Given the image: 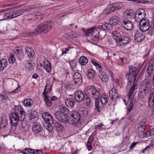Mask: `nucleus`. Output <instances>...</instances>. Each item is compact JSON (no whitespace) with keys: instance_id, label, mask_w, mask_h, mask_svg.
I'll return each mask as SVG.
<instances>
[{"instance_id":"obj_20","label":"nucleus","mask_w":154,"mask_h":154,"mask_svg":"<svg viewBox=\"0 0 154 154\" xmlns=\"http://www.w3.org/2000/svg\"><path fill=\"white\" fill-rule=\"evenodd\" d=\"M98 75L100 78L103 82H106L108 80V75L106 73L102 71V68L98 70Z\"/></svg>"},{"instance_id":"obj_43","label":"nucleus","mask_w":154,"mask_h":154,"mask_svg":"<svg viewBox=\"0 0 154 154\" xmlns=\"http://www.w3.org/2000/svg\"><path fill=\"white\" fill-rule=\"evenodd\" d=\"M35 150L31 149H25L22 151L23 154H35Z\"/></svg>"},{"instance_id":"obj_41","label":"nucleus","mask_w":154,"mask_h":154,"mask_svg":"<svg viewBox=\"0 0 154 154\" xmlns=\"http://www.w3.org/2000/svg\"><path fill=\"white\" fill-rule=\"evenodd\" d=\"M79 62L81 65H86L88 62L87 58L85 56L81 57L79 59Z\"/></svg>"},{"instance_id":"obj_19","label":"nucleus","mask_w":154,"mask_h":154,"mask_svg":"<svg viewBox=\"0 0 154 154\" xmlns=\"http://www.w3.org/2000/svg\"><path fill=\"white\" fill-rule=\"evenodd\" d=\"M124 16L125 18L131 19L134 17V13L132 10H127L123 13Z\"/></svg>"},{"instance_id":"obj_63","label":"nucleus","mask_w":154,"mask_h":154,"mask_svg":"<svg viewBox=\"0 0 154 154\" xmlns=\"http://www.w3.org/2000/svg\"><path fill=\"white\" fill-rule=\"evenodd\" d=\"M3 100H7L8 98V94L5 92H4L0 94Z\"/></svg>"},{"instance_id":"obj_13","label":"nucleus","mask_w":154,"mask_h":154,"mask_svg":"<svg viewBox=\"0 0 154 154\" xmlns=\"http://www.w3.org/2000/svg\"><path fill=\"white\" fill-rule=\"evenodd\" d=\"M122 24V27L127 30H131L133 28V23L128 20H123Z\"/></svg>"},{"instance_id":"obj_39","label":"nucleus","mask_w":154,"mask_h":154,"mask_svg":"<svg viewBox=\"0 0 154 154\" xmlns=\"http://www.w3.org/2000/svg\"><path fill=\"white\" fill-rule=\"evenodd\" d=\"M93 140V136H91L88 138L87 143V147L89 151L91 150L92 149V146L91 145Z\"/></svg>"},{"instance_id":"obj_62","label":"nucleus","mask_w":154,"mask_h":154,"mask_svg":"<svg viewBox=\"0 0 154 154\" xmlns=\"http://www.w3.org/2000/svg\"><path fill=\"white\" fill-rule=\"evenodd\" d=\"M148 68L154 70V60H151Z\"/></svg>"},{"instance_id":"obj_26","label":"nucleus","mask_w":154,"mask_h":154,"mask_svg":"<svg viewBox=\"0 0 154 154\" xmlns=\"http://www.w3.org/2000/svg\"><path fill=\"white\" fill-rule=\"evenodd\" d=\"M29 11L28 9L13 11L14 14V16L15 18L25 13L26 12Z\"/></svg>"},{"instance_id":"obj_36","label":"nucleus","mask_w":154,"mask_h":154,"mask_svg":"<svg viewBox=\"0 0 154 154\" xmlns=\"http://www.w3.org/2000/svg\"><path fill=\"white\" fill-rule=\"evenodd\" d=\"M136 14L144 18L146 16V13L144 9L143 8H139L135 12Z\"/></svg>"},{"instance_id":"obj_33","label":"nucleus","mask_w":154,"mask_h":154,"mask_svg":"<svg viewBox=\"0 0 154 154\" xmlns=\"http://www.w3.org/2000/svg\"><path fill=\"white\" fill-rule=\"evenodd\" d=\"M100 102L102 105H106L108 101V96L105 94H103L100 98Z\"/></svg>"},{"instance_id":"obj_17","label":"nucleus","mask_w":154,"mask_h":154,"mask_svg":"<svg viewBox=\"0 0 154 154\" xmlns=\"http://www.w3.org/2000/svg\"><path fill=\"white\" fill-rule=\"evenodd\" d=\"M150 87V81L148 79L143 80L140 85V88L149 91V89Z\"/></svg>"},{"instance_id":"obj_18","label":"nucleus","mask_w":154,"mask_h":154,"mask_svg":"<svg viewBox=\"0 0 154 154\" xmlns=\"http://www.w3.org/2000/svg\"><path fill=\"white\" fill-rule=\"evenodd\" d=\"M145 38V35L140 31H136L134 35V38L137 42H142Z\"/></svg>"},{"instance_id":"obj_14","label":"nucleus","mask_w":154,"mask_h":154,"mask_svg":"<svg viewBox=\"0 0 154 154\" xmlns=\"http://www.w3.org/2000/svg\"><path fill=\"white\" fill-rule=\"evenodd\" d=\"M109 96L112 100H116L119 98V95L117 90L115 88H112L109 92Z\"/></svg>"},{"instance_id":"obj_31","label":"nucleus","mask_w":154,"mask_h":154,"mask_svg":"<svg viewBox=\"0 0 154 154\" xmlns=\"http://www.w3.org/2000/svg\"><path fill=\"white\" fill-rule=\"evenodd\" d=\"M100 28L103 30H109L112 28V26L111 24L109 22H106L100 26Z\"/></svg>"},{"instance_id":"obj_12","label":"nucleus","mask_w":154,"mask_h":154,"mask_svg":"<svg viewBox=\"0 0 154 154\" xmlns=\"http://www.w3.org/2000/svg\"><path fill=\"white\" fill-rule=\"evenodd\" d=\"M73 81L75 84L79 85L82 82V78L80 74L78 72H75L73 75Z\"/></svg>"},{"instance_id":"obj_21","label":"nucleus","mask_w":154,"mask_h":154,"mask_svg":"<svg viewBox=\"0 0 154 154\" xmlns=\"http://www.w3.org/2000/svg\"><path fill=\"white\" fill-rule=\"evenodd\" d=\"M75 102V100L72 98H67L65 100L66 105L69 108H72L74 106Z\"/></svg>"},{"instance_id":"obj_6","label":"nucleus","mask_w":154,"mask_h":154,"mask_svg":"<svg viewBox=\"0 0 154 154\" xmlns=\"http://www.w3.org/2000/svg\"><path fill=\"white\" fill-rule=\"evenodd\" d=\"M139 28L143 32H145L148 30L150 27V23L149 20L145 19L142 20L141 22L139 23Z\"/></svg>"},{"instance_id":"obj_23","label":"nucleus","mask_w":154,"mask_h":154,"mask_svg":"<svg viewBox=\"0 0 154 154\" xmlns=\"http://www.w3.org/2000/svg\"><path fill=\"white\" fill-rule=\"evenodd\" d=\"M148 91H147L140 88L139 92L138 95L139 100H141L145 98V97L148 94Z\"/></svg>"},{"instance_id":"obj_38","label":"nucleus","mask_w":154,"mask_h":154,"mask_svg":"<svg viewBox=\"0 0 154 154\" xmlns=\"http://www.w3.org/2000/svg\"><path fill=\"white\" fill-rule=\"evenodd\" d=\"M25 66L26 68L29 70H32L33 69L34 66L33 62L31 61H27L26 63Z\"/></svg>"},{"instance_id":"obj_4","label":"nucleus","mask_w":154,"mask_h":154,"mask_svg":"<svg viewBox=\"0 0 154 154\" xmlns=\"http://www.w3.org/2000/svg\"><path fill=\"white\" fill-rule=\"evenodd\" d=\"M33 132L37 136L43 137L45 135L44 131L42 129V126L39 124H34L32 127Z\"/></svg>"},{"instance_id":"obj_30","label":"nucleus","mask_w":154,"mask_h":154,"mask_svg":"<svg viewBox=\"0 0 154 154\" xmlns=\"http://www.w3.org/2000/svg\"><path fill=\"white\" fill-rule=\"evenodd\" d=\"M119 22V18L116 16H112L109 19V22L112 25H115L118 23Z\"/></svg>"},{"instance_id":"obj_16","label":"nucleus","mask_w":154,"mask_h":154,"mask_svg":"<svg viewBox=\"0 0 154 154\" xmlns=\"http://www.w3.org/2000/svg\"><path fill=\"white\" fill-rule=\"evenodd\" d=\"M37 115V112L35 111H32L29 113L28 116L31 122L34 123L37 121L38 118Z\"/></svg>"},{"instance_id":"obj_52","label":"nucleus","mask_w":154,"mask_h":154,"mask_svg":"<svg viewBox=\"0 0 154 154\" xmlns=\"http://www.w3.org/2000/svg\"><path fill=\"white\" fill-rule=\"evenodd\" d=\"M129 71L128 72L131 73L136 75V68L133 66H130L128 67Z\"/></svg>"},{"instance_id":"obj_27","label":"nucleus","mask_w":154,"mask_h":154,"mask_svg":"<svg viewBox=\"0 0 154 154\" xmlns=\"http://www.w3.org/2000/svg\"><path fill=\"white\" fill-rule=\"evenodd\" d=\"M0 123V128H5L7 126L8 122L7 118L4 116L2 117Z\"/></svg>"},{"instance_id":"obj_48","label":"nucleus","mask_w":154,"mask_h":154,"mask_svg":"<svg viewBox=\"0 0 154 154\" xmlns=\"http://www.w3.org/2000/svg\"><path fill=\"white\" fill-rule=\"evenodd\" d=\"M115 10H116V9L114 7L113 4H112V5L108 6L105 11L106 13L109 14L111 12L114 11Z\"/></svg>"},{"instance_id":"obj_8","label":"nucleus","mask_w":154,"mask_h":154,"mask_svg":"<svg viewBox=\"0 0 154 154\" xmlns=\"http://www.w3.org/2000/svg\"><path fill=\"white\" fill-rule=\"evenodd\" d=\"M14 112H13L20 116L21 119H24L25 118V112L22 109L20 106H15L14 108Z\"/></svg>"},{"instance_id":"obj_51","label":"nucleus","mask_w":154,"mask_h":154,"mask_svg":"<svg viewBox=\"0 0 154 154\" xmlns=\"http://www.w3.org/2000/svg\"><path fill=\"white\" fill-rule=\"evenodd\" d=\"M69 115L71 117L79 118V114L78 113V112L76 111H71L69 113Z\"/></svg>"},{"instance_id":"obj_58","label":"nucleus","mask_w":154,"mask_h":154,"mask_svg":"<svg viewBox=\"0 0 154 154\" xmlns=\"http://www.w3.org/2000/svg\"><path fill=\"white\" fill-rule=\"evenodd\" d=\"M62 115H63L62 112H60L59 110L56 112L55 113V118L58 120L61 119L60 118Z\"/></svg>"},{"instance_id":"obj_9","label":"nucleus","mask_w":154,"mask_h":154,"mask_svg":"<svg viewBox=\"0 0 154 154\" xmlns=\"http://www.w3.org/2000/svg\"><path fill=\"white\" fill-rule=\"evenodd\" d=\"M148 105L149 107L152 108V110L154 112V89L150 90L149 96Z\"/></svg>"},{"instance_id":"obj_44","label":"nucleus","mask_w":154,"mask_h":154,"mask_svg":"<svg viewBox=\"0 0 154 154\" xmlns=\"http://www.w3.org/2000/svg\"><path fill=\"white\" fill-rule=\"evenodd\" d=\"M63 114H67L69 112V109L66 107L63 106H60L59 110Z\"/></svg>"},{"instance_id":"obj_61","label":"nucleus","mask_w":154,"mask_h":154,"mask_svg":"<svg viewBox=\"0 0 154 154\" xmlns=\"http://www.w3.org/2000/svg\"><path fill=\"white\" fill-rule=\"evenodd\" d=\"M5 16L7 17L8 19H11L15 18L14 16V14L13 11L6 14Z\"/></svg>"},{"instance_id":"obj_60","label":"nucleus","mask_w":154,"mask_h":154,"mask_svg":"<svg viewBox=\"0 0 154 154\" xmlns=\"http://www.w3.org/2000/svg\"><path fill=\"white\" fill-rule=\"evenodd\" d=\"M44 68L46 69V71L48 72H50L51 71V66L50 63L48 62L46 66H44Z\"/></svg>"},{"instance_id":"obj_50","label":"nucleus","mask_w":154,"mask_h":154,"mask_svg":"<svg viewBox=\"0 0 154 154\" xmlns=\"http://www.w3.org/2000/svg\"><path fill=\"white\" fill-rule=\"evenodd\" d=\"M118 40L112 39L110 42L109 45L111 48H114L118 45Z\"/></svg>"},{"instance_id":"obj_35","label":"nucleus","mask_w":154,"mask_h":154,"mask_svg":"<svg viewBox=\"0 0 154 154\" xmlns=\"http://www.w3.org/2000/svg\"><path fill=\"white\" fill-rule=\"evenodd\" d=\"M26 50L27 54L29 57H32L34 56L35 52L32 48L27 47L26 48Z\"/></svg>"},{"instance_id":"obj_15","label":"nucleus","mask_w":154,"mask_h":154,"mask_svg":"<svg viewBox=\"0 0 154 154\" xmlns=\"http://www.w3.org/2000/svg\"><path fill=\"white\" fill-rule=\"evenodd\" d=\"M130 39L128 36L124 35H122L119 39L118 43L120 45H125L128 44L130 42Z\"/></svg>"},{"instance_id":"obj_10","label":"nucleus","mask_w":154,"mask_h":154,"mask_svg":"<svg viewBox=\"0 0 154 154\" xmlns=\"http://www.w3.org/2000/svg\"><path fill=\"white\" fill-rule=\"evenodd\" d=\"M42 117L43 119L46 123L52 125L54 123V119L47 112H45L42 113Z\"/></svg>"},{"instance_id":"obj_53","label":"nucleus","mask_w":154,"mask_h":154,"mask_svg":"<svg viewBox=\"0 0 154 154\" xmlns=\"http://www.w3.org/2000/svg\"><path fill=\"white\" fill-rule=\"evenodd\" d=\"M21 121V125L23 129L25 131L28 130L29 126L26 122L24 120Z\"/></svg>"},{"instance_id":"obj_32","label":"nucleus","mask_w":154,"mask_h":154,"mask_svg":"<svg viewBox=\"0 0 154 154\" xmlns=\"http://www.w3.org/2000/svg\"><path fill=\"white\" fill-rule=\"evenodd\" d=\"M95 72L92 69H89L87 71V76L88 79H92L95 77Z\"/></svg>"},{"instance_id":"obj_47","label":"nucleus","mask_w":154,"mask_h":154,"mask_svg":"<svg viewBox=\"0 0 154 154\" xmlns=\"http://www.w3.org/2000/svg\"><path fill=\"white\" fill-rule=\"evenodd\" d=\"M114 7L115 9H120L124 7V5L122 3L120 2H116L113 4Z\"/></svg>"},{"instance_id":"obj_55","label":"nucleus","mask_w":154,"mask_h":154,"mask_svg":"<svg viewBox=\"0 0 154 154\" xmlns=\"http://www.w3.org/2000/svg\"><path fill=\"white\" fill-rule=\"evenodd\" d=\"M54 126L57 130H62L63 129V126L57 122H56L54 123Z\"/></svg>"},{"instance_id":"obj_46","label":"nucleus","mask_w":154,"mask_h":154,"mask_svg":"<svg viewBox=\"0 0 154 154\" xmlns=\"http://www.w3.org/2000/svg\"><path fill=\"white\" fill-rule=\"evenodd\" d=\"M60 118L61 119H59L58 120L62 122L66 123L69 122L68 116L66 114H63Z\"/></svg>"},{"instance_id":"obj_28","label":"nucleus","mask_w":154,"mask_h":154,"mask_svg":"<svg viewBox=\"0 0 154 154\" xmlns=\"http://www.w3.org/2000/svg\"><path fill=\"white\" fill-rule=\"evenodd\" d=\"M8 62L6 59H3L0 60V71H3L7 66Z\"/></svg>"},{"instance_id":"obj_42","label":"nucleus","mask_w":154,"mask_h":154,"mask_svg":"<svg viewBox=\"0 0 154 154\" xmlns=\"http://www.w3.org/2000/svg\"><path fill=\"white\" fill-rule=\"evenodd\" d=\"M95 109L96 110L97 112L100 113L101 112V108L100 107V103L99 101V99L95 100Z\"/></svg>"},{"instance_id":"obj_45","label":"nucleus","mask_w":154,"mask_h":154,"mask_svg":"<svg viewBox=\"0 0 154 154\" xmlns=\"http://www.w3.org/2000/svg\"><path fill=\"white\" fill-rule=\"evenodd\" d=\"M43 97L46 105L47 106H51L52 105V102L50 98V97Z\"/></svg>"},{"instance_id":"obj_64","label":"nucleus","mask_w":154,"mask_h":154,"mask_svg":"<svg viewBox=\"0 0 154 154\" xmlns=\"http://www.w3.org/2000/svg\"><path fill=\"white\" fill-rule=\"evenodd\" d=\"M51 91L49 90H47L46 89H44V91L42 93L43 97H49L48 95V94Z\"/></svg>"},{"instance_id":"obj_11","label":"nucleus","mask_w":154,"mask_h":154,"mask_svg":"<svg viewBox=\"0 0 154 154\" xmlns=\"http://www.w3.org/2000/svg\"><path fill=\"white\" fill-rule=\"evenodd\" d=\"M74 96L75 100L78 102H82L85 98L84 93L81 91H76L74 94Z\"/></svg>"},{"instance_id":"obj_59","label":"nucleus","mask_w":154,"mask_h":154,"mask_svg":"<svg viewBox=\"0 0 154 154\" xmlns=\"http://www.w3.org/2000/svg\"><path fill=\"white\" fill-rule=\"evenodd\" d=\"M78 112L79 114L80 118L81 117H84L87 115V111L85 110H80Z\"/></svg>"},{"instance_id":"obj_34","label":"nucleus","mask_w":154,"mask_h":154,"mask_svg":"<svg viewBox=\"0 0 154 154\" xmlns=\"http://www.w3.org/2000/svg\"><path fill=\"white\" fill-rule=\"evenodd\" d=\"M11 88L12 89L13 91H11V93H17L20 89V86L17 84H13L11 85Z\"/></svg>"},{"instance_id":"obj_7","label":"nucleus","mask_w":154,"mask_h":154,"mask_svg":"<svg viewBox=\"0 0 154 154\" xmlns=\"http://www.w3.org/2000/svg\"><path fill=\"white\" fill-rule=\"evenodd\" d=\"M91 97L94 100L99 99L100 93L96 88L93 86H91L89 88Z\"/></svg>"},{"instance_id":"obj_49","label":"nucleus","mask_w":154,"mask_h":154,"mask_svg":"<svg viewBox=\"0 0 154 154\" xmlns=\"http://www.w3.org/2000/svg\"><path fill=\"white\" fill-rule=\"evenodd\" d=\"M134 17L135 21L138 23L139 25V23H140V22H141L142 20H143L144 19L143 18L136 13L135 14V15L134 14Z\"/></svg>"},{"instance_id":"obj_54","label":"nucleus","mask_w":154,"mask_h":154,"mask_svg":"<svg viewBox=\"0 0 154 154\" xmlns=\"http://www.w3.org/2000/svg\"><path fill=\"white\" fill-rule=\"evenodd\" d=\"M8 61L10 63H14L15 61L14 56L13 54H11L9 55Z\"/></svg>"},{"instance_id":"obj_22","label":"nucleus","mask_w":154,"mask_h":154,"mask_svg":"<svg viewBox=\"0 0 154 154\" xmlns=\"http://www.w3.org/2000/svg\"><path fill=\"white\" fill-rule=\"evenodd\" d=\"M28 17H31L30 18H29L27 20H32L33 18L32 17L34 16H37L35 17L36 19H37L39 20H41L42 18L43 17L42 15V13L39 12H35L33 14H29L27 16Z\"/></svg>"},{"instance_id":"obj_1","label":"nucleus","mask_w":154,"mask_h":154,"mask_svg":"<svg viewBox=\"0 0 154 154\" xmlns=\"http://www.w3.org/2000/svg\"><path fill=\"white\" fill-rule=\"evenodd\" d=\"M125 77L128 80L126 87V90L128 93L127 96L128 100H130L126 111L127 114L128 115L130 113L133 107V102L134 101L135 91L138 88V86L136 83H135L136 75L127 72L125 75Z\"/></svg>"},{"instance_id":"obj_40","label":"nucleus","mask_w":154,"mask_h":154,"mask_svg":"<svg viewBox=\"0 0 154 154\" xmlns=\"http://www.w3.org/2000/svg\"><path fill=\"white\" fill-rule=\"evenodd\" d=\"M112 35L113 37V39H115V40H119V39L122 36L120 33L116 30H114L112 32Z\"/></svg>"},{"instance_id":"obj_37","label":"nucleus","mask_w":154,"mask_h":154,"mask_svg":"<svg viewBox=\"0 0 154 154\" xmlns=\"http://www.w3.org/2000/svg\"><path fill=\"white\" fill-rule=\"evenodd\" d=\"M33 101L32 99L27 98L24 100L23 105L26 107H31L33 104Z\"/></svg>"},{"instance_id":"obj_5","label":"nucleus","mask_w":154,"mask_h":154,"mask_svg":"<svg viewBox=\"0 0 154 154\" xmlns=\"http://www.w3.org/2000/svg\"><path fill=\"white\" fill-rule=\"evenodd\" d=\"M11 120V124L13 126H17L19 121H23L24 119H21L20 116L13 112L11 113L9 115Z\"/></svg>"},{"instance_id":"obj_3","label":"nucleus","mask_w":154,"mask_h":154,"mask_svg":"<svg viewBox=\"0 0 154 154\" xmlns=\"http://www.w3.org/2000/svg\"><path fill=\"white\" fill-rule=\"evenodd\" d=\"M51 25L50 22L45 21L42 23L40 24L33 31L32 35H38L39 34L44 32L49 27V29L51 28Z\"/></svg>"},{"instance_id":"obj_29","label":"nucleus","mask_w":154,"mask_h":154,"mask_svg":"<svg viewBox=\"0 0 154 154\" xmlns=\"http://www.w3.org/2000/svg\"><path fill=\"white\" fill-rule=\"evenodd\" d=\"M80 120L79 118L71 117L69 119V122L72 125H75L78 126L79 124H80Z\"/></svg>"},{"instance_id":"obj_2","label":"nucleus","mask_w":154,"mask_h":154,"mask_svg":"<svg viewBox=\"0 0 154 154\" xmlns=\"http://www.w3.org/2000/svg\"><path fill=\"white\" fill-rule=\"evenodd\" d=\"M84 34L86 36L91 38L94 41H97L99 39V32L97 29L92 27L85 30L84 31Z\"/></svg>"},{"instance_id":"obj_25","label":"nucleus","mask_w":154,"mask_h":154,"mask_svg":"<svg viewBox=\"0 0 154 154\" xmlns=\"http://www.w3.org/2000/svg\"><path fill=\"white\" fill-rule=\"evenodd\" d=\"M14 52L20 60H21L24 57V54L22 50L17 48H15L14 50Z\"/></svg>"},{"instance_id":"obj_24","label":"nucleus","mask_w":154,"mask_h":154,"mask_svg":"<svg viewBox=\"0 0 154 154\" xmlns=\"http://www.w3.org/2000/svg\"><path fill=\"white\" fill-rule=\"evenodd\" d=\"M146 127V124L143 121L140 122L137 125V130L139 132H144Z\"/></svg>"},{"instance_id":"obj_56","label":"nucleus","mask_w":154,"mask_h":154,"mask_svg":"<svg viewBox=\"0 0 154 154\" xmlns=\"http://www.w3.org/2000/svg\"><path fill=\"white\" fill-rule=\"evenodd\" d=\"M44 128L46 129L49 133L51 132L53 130V128L51 126V125L48 124L44 126Z\"/></svg>"},{"instance_id":"obj_57","label":"nucleus","mask_w":154,"mask_h":154,"mask_svg":"<svg viewBox=\"0 0 154 154\" xmlns=\"http://www.w3.org/2000/svg\"><path fill=\"white\" fill-rule=\"evenodd\" d=\"M91 61L93 64L95 66L96 69L98 70H100V69L102 68L101 66L94 60H91Z\"/></svg>"}]
</instances>
